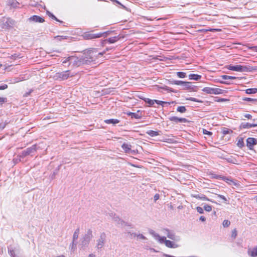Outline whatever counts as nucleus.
<instances>
[{
  "label": "nucleus",
  "mask_w": 257,
  "mask_h": 257,
  "mask_svg": "<svg viewBox=\"0 0 257 257\" xmlns=\"http://www.w3.org/2000/svg\"><path fill=\"white\" fill-rule=\"evenodd\" d=\"M92 238V230L91 229H88L86 233L81 239L80 248L85 249L88 247L89 242Z\"/></svg>",
  "instance_id": "nucleus-1"
},
{
  "label": "nucleus",
  "mask_w": 257,
  "mask_h": 257,
  "mask_svg": "<svg viewBox=\"0 0 257 257\" xmlns=\"http://www.w3.org/2000/svg\"><path fill=\"white\" fill-rule=\"evenodd\" d=\"M74 75V74L71 73L70 70H66L56 73L53 76V78L55 80L63 81L67 80L69 78L72 77Z\"/></svg>",
  "instance_id": "nucleus-2"
},
{
  "label": "nucleus",
  "mask_w": 257,
  "mask_h": 257,
  "mask_svg": "<svg viewBox=\"0 0 257 257\" xmlns=\"http://www.w3.org/2000/svg\"><path fill=\"white\" fill-rule=\"evenodd\" d=\"M37 145L36 144L30 147L27 148L26 149L23 151L18 155V157L20 158V161L21 160V159H23L27 156H33L35 153L37 151Z\"/></svg>",
  "instance_id": "nucleus-3"
},
{
  "label": "nucleus",
  "mask_w": 257,
  "mask_h": 257,
  "mask_svg": "<svg viewBox=\"0 0 257 257\" xmlns=\"http://www.w3.org/2000/svg\"><path fill=\"white\" fill-rule=\"evenodd\" d=\"M106 241V234L103 232L100 233L99 238L96 240L95 247L98 251H101Z\"/></svg>",
  "instance_id": "nucleus-4"
},
{
  "label": "nucleus",
  "mask_w": 257,
  "mask_h": 257,
  "mask_svg": "<svg viewBox=\"0 0 257 257\" xmlns=\"http://www.w3.org/2000/svg\"><path fill=\"white\" fill-rule=\"evenodd\" d=\"M227 68L231 71H234L240 72H248L251 71L249 67L240 65H229L227 66Z\"/></svg>",
  "instance_id": "nucleus-5"
},
{
  "label": "nucleus",
  "mask_w": 257,
  "mask_h": 257,
  "mask_svg": "<svg viewBox=\"0 0 257 257\" xmlns=\"http://www.w3.org/2000/svg\"><path fill=\"white\" fill-rule=\"evenodd\" d=\"M203 92L209 94H219L223 93L224 90L218 88L206 87L202 90Z\"/></svg>",
  "instance_id": "nucleus-6"
},
{
  "label": "nucleus",
  "mask_w": 257,
  "mask_h": 257,
  "mask_svg": "<svg viewBox=\"0 0 257 257\" xmlns=\"http://www.w3.org/2000/svg\"><path fill=\"white\" fill-rule=\"evenodd\" d=\"M16 22L10 18H4L3 20V28L4 29H10L13 27Z\"/></svg>",
  "instance_id": "nucleus-7"
},
{
  "label": "nucleus",
  "mask_w": 257,
  "mask_h": 257,
  "mask_svg": "<svg viewBox=\"0 0 257 257\" xmlns=\"http://www.w3.org/2000/svg\"><path fill=\"white\" fill-rule=\"evenodd\" d=\"M149 233L152 235L160 243H165L166 241V237L165 236H160L159 234L155 232V231L150 229L149 230Z\"/></svg>",
  "instance_id": "nucleus-8"
},
{
  "label": "nucleus",
  "mask_w": 257,
  "mask_h": 257,
  "mask_svg": "<svg viewBox=\"0 0 257 257\" xmlns=\"http://www.w3.org/2000/svg\"><path fill=\"white\" fill-rule=\"evenodd\" d=\"M124 37L123 36H121L120 35H118L117 36L109 38L108 39H105L103 40L101 42L102 45L104 46V45L109 43L112 44L116 42L119 40L123 38Z\"/></svg>",
  "instance_id": "nucleus-9"
},
{
  "label": "nucleus",
  "mask_w": 257,
  "mask_h": 257,
  "mask_svg": "<svg viewBox=\"0 0 257 257\" xmlns=\"http://www.w3.org/2000/svg\"><path fill=\"white\" fill-rule=\"evenodd\" d=\"M95 60L91 56L82 57L79 60V65L81 64L88 65Z\"/></svg>",
  "instance_id": "nucleus-10"
},
{
  "label": "nucleus",
  "mask_w": 257,
  "mask_h": 257,
  "mask_svg": "<svg viewBox=\"0 0 257 257\" xmlns=\"http://www.w3.org/2000/svg\"><path fill=\"white\" fill-rule=\"evenodd\" d=\"M182 86V90H189L190 91H196V86L192 85V83L190 82L184 81Z\"/></svg>",
  "instance_id": "nucleus-11"
},
{
  "label": "nucleus",
  "mask_w": 257,
  "mask_h": 257,
  "mask_svg": "<svg viewBox=\"0 0 257 257\" xmlns=\"http://www.w3.org/2000/svg\"><path fill=\"white\" fill-rule=\"evenodd\" d=\"M165 231H168V233L167 234V237L173 240H175L176 241H179L181 239L180 237L179 236H177L175 233H174V231L170 230L168 228H165Z\"/></svg>",
  "instance_id": "nucleus-12"
},
{
  "label": "nucleus",
  "mask_w": 257,
  "mask_h": 257,
  "mask_svg": "<svg viewBox=\"0 0 257 257\" xmlns=\"http://www.w3.org/2000/svg\"><path fill=\"white\" fill-rule=\"evenodd\" d=\"M82 36L85 40H91L100 38V35L98 36V33L92 34L90 32H85L82 35Z\"/></svg>",
  "instance_id": "nucleus-13"
},
{
  "label": "nucleus",
  "mask_w": 257,
  "mask_h": 257,
  "mask_svg": "<svg viewBox=\"0 0 257 257\" xmlns=\"http://www.w3.org/2000/svg\"><path fill=\"white\" fill-rule=\"evenodd\" d=\"M192 197L196 199L201 200L203 201H210L212 203H215V202L208 198H207L205 195L202 194H194L191 195Z\"/></svg>",
  "instance_id": "nucleus-14"
},
{
  "label": "nucleus",
  "mask_w": 257,
  "mask_h": 257,
  "mask_svg": "<svg viewBox=\"0 0 257 257\" xmlns=\"http://www.w3.org/2000/svg\"><path fill=\"white\" fill-rule=\"evenodd\" d=\"M28 21L30 22H35V23H43L45 20L44 19L40 16H37V15H33L31 17H30L28 19Z\"/></svg>",
  "instance_id": "nucleus-15"
},
{
  "label": "nucleus",
  "mask_w": 257,
  "mask_h": 257,
  "mask_svg": "<svg viewBox=\"0 0 257 257\" xmlns=\"http://www.w3.org/2000/svg\"><path fill=\"white\" fill-rule=\"evenodd\" d=\"M257 144V140L253 138H248L246 140V146L249 150H252L253 146Z\"/></svg>",
  "instance_id": "nucleus-16"
},
{
  "label": "nucleus",
  "mask_w": 257,
  "mask_h": 257,
  "mask_svg": "<svg viewBox=\"0 0 257 257\" xmlns=\"http://www.w3.org/2000/svg\"><path fill=\"white\" fill-rule=\"evenodd\" d=\"M121 148L126 153H131L132 154H135V151L132 150V146L130 144L123 143L121 146Z\"/></svg>",
  "instance_id": "nucleus-17"
},
{
  "label": "nucleus",
  "mask_w": 257,
  "mask_h": 257,
  "mask_svg": "<svg viewBox=\"0 0 257 257\" xmlns=\"http://www.w3.org/2000/svg\"><path fill=\"white\" fill-rule=\"evenodd\" d=\"M257 126V123H250L248 122H242L239 125V129L241 130L242 128L246 129L250 128L252 127Z\"/></svg>",
  "instance_id": "nucleus-18"
},
{
  "label": "nucleus",
  "mask_w": 257,
  "mask_h": 257,
  "mask_svg": "<svg viewBox=\"0 0 257 257\" xmlns=\"http://www.w3.org/2000/svg\"><path fill=\"white\" fill-rule=\"evenodd\" d=\"M165 244V245L169 248H177L179 246V245L178 244H175L173 241L169 240H166Z\"/></svg>",
  "instance_id": "nucleus-19"
},
{
  "label": "nucleus",
  "mask_w": 257,
  "mask_h": 257,
  "mask_svg": "<svg viewBox=\"0 0 257 257\" xmlns=\"http://www.w3.org/2000/svg\"><path fill=\"white\" fill-rule=\"evenodd\" d=\"M8 4L13 8H19L20 6V3L16 0H9L8 2Z\"/></svg>",
  "instance_id": "nucleus-20"
},
{
  "label": "nucleus",
  "mask_w": 257,
  "mask_h": 257,
  "mask_svg": "<svg viewBox=\"0 0 257 257\" xmlns=\"http://www.w3.org/2000/svg\"><path fill=\"white\" fill-rule=\"evenodd\" d=\"M248 254L251 257L257 256V247H254L252 249H249L248 250Z\"/></svg>",
  "instance_id": "nucleus-21"
},
{
  "label": "nucleus",
  "mask_w": 257,
  "mask_h": 257,
  "mask_svg": "<svg viewBox=\"0 0 257 257\" xmlns=\"http://www.w3.org/2000/svg\"><path fill=\"white\" fill-rule=\"evenodd\" d=\"M161 131H155L153 130H149L146 132V134L152 137H154L160 135Z\"/></svg>",
  "instance_id": "nucleus-22"
},
{
  "label": "nucleus",
  "mask_w": 257,
  "mask_h": 257,
  "mask_svg": "<svg viewBox=\"0 0 257 257\" xmlns=\"http://www.w3.org/2000/svg\"><path fill=\"white\" fill-rule=\"evenodd\" d=\"M141 98L142 100H143L146 103H147L148 104V106H149V107L152 106L155 103L154 99L152 100L149 98H145V97H143V98Z\"/></svg>",
  "instance_id": "nucleus-23"
},
{
  "label": "nucleus",
  "mask_w": 257,
  "mask_h": 257,
  "mask_svg": "<svg viewBox=\"0 0 257 257\" xmlns=\"http://www.w3.org/2000/svg\"><path fill=\"white\" fill-rule=\"evenodd\" d=\"M104 122L107 124L112 123L113 124H115L118 123L119 122V120L117 119L111 118L105 120Z\"/></svg>",
  "instance_id": "nucleus-24"
},
{
  "label": "nucleus",
  "mask_w": 257,
  "mask_h": 257,
  "mask_svg": "<svg viewBox=\"0 0 257 257\" xmlns=\"http://www.w3.org/2000/svg\"><path fill=\"white\" fill-rule=\"evenodd\" d=\"M201 78V76L196 74H190L189 78L191 80H198Z\"/></svg>",
  "instance_id": "nucleus-25"
},
{
  "label": "nucleus",
  "mask_w": 257,
  "mask_h": 257,
  "mask_svg": "<svg viewBox=\"0 0 257 257\" xmlns=\"http://www.w3.org/2000/svg\"><path fill=\"white\" fill-rule=\"evenodd\" d=\"M127 115L130 116L132 118L140 119L141 118V115L137 113L130 112L127 113Z\"/></svg>",
  "instance_id": "nucleus-26"
},
{
  "label": "nucleus",
  "mask_w": 257,
  "mask_h": 257,
  "mask_svg": "<svg viewBox=\"0 0 257 257\" xmlns=\"http://www.w3.org/2000/svg\"><path fill=\"white\" fill-rule=\"evenodd\" d=\"M245 93L248 94H255L257 93V88H248L245 90Z\"/></svg>",
  "instance_id": "nucleus-27"
},
{
  "label": "nucleus",
  "mask_w": 257,
  "mask_h": 257,
  "mask_svg": "<svg viewBox=\"0 0 257 257\" xmlns=\"http://www.w3.org/2000/svg\"><path fill=\"white\" fill-rule=\"evenodd\" d=\"M236 145L239 148H243L244 146L243 139L242 138H240L237 141Z\"/></svg>",
  "instance_id": "nucleus-28"
},
{
  "label": "nucleus",
  "mask_w": 257,
  "mask_h": 257,
  "mask_svg": "<svg viewBox=\"0 0 257 257\" xmlns=\"http://www.w3.org/2000/svg\"><path fill=\"white\" fill-rule=\"evenodd\" d=\"M113 219L114 221L116 222L118 224H120L122 225H123V224L124 225H127V223L125 222L122 220L120 219L118 217H114Z\"/></svg>",
  "instance_id": "nucleus-29"
},
{
  "label": "nucleus",
  "mask_w": 257,
  "mask_h": 257,
  "mask_svg": "<svg viewBox=\"0 0 257 257\" xmlns=\"http://www.w3.org/2000/svg\"><path fill=\"white\" fill-rule=\"evenodd\" d=\"M112 32L113 31H107L106 32H104L103 33H98V36L100 35V38L102 37H106L107 36L110 35Z\"/></svg>",
  "instance_id": "nucleus-30"
},
{
  "label": "nucleus",
  "mask_w": 257,
  "mask_h": 257,
  "mask_svg": "<svg viewBox=\"0 0 257 257\" xmlns=\"http://www.w3.org/2000/svg\"><path fill=\"white\" fill-rule=\"evenodd\" d=\"M183 82L181 80H169V84L182 86Z\"/></svg>",
  "instance_id": "nucleus-31"
},
{
  "label": "nucleus",
  "mask_w": 257,
  "mask_h": 257,
  "mask_svg": "<svg viewBox=\"0 0 257 257\" xmlns=\"http://www.w3.org/2000/svg\"><path fill=\"white\" fill-rule=\"evenodd\" d=\"M221 132L224 135H226L227 134L232 133L233 131L231 130H230L228 128L223 127L222 128Z\"/></svg>",
  "instance_id": "nucleus-32"
},
{
  "label": "nucleus",
  "mask_w": 257,
  "mask_h": 257,
  "mask_svg": "<svg viewBox=\"0 0 257 257\" xmlns=\"http://www.w3.org/2000/svg\"><path fill=\"white\" fill-rule=\"evenodd\" d=\"M220 77L224 79V80H228V79H237V78L235 77V76H229V75H221L220 76Z\"/></svg>",
  "instance_id": "nucleus-33"
},
{
  "label": "nucleus",
  "mask_w": 257,
  "mask_h": 257,
  "mask_svg": "<svg viewBox=\"0 0 257 257\" xmlns=\"http://www.w3.org/2000/svg\"><path fill=\"white\" fill-rule=\"evenodd\" d=\"M8 253L11 257H19L15 253V251L13 249H10L8 248Z\"/></svg>",
  "instance_id": "nucleus-34"
},
{
  "label": "nucleus",
  "mask_w": 257,
  "mask_h": 257,
  "mask_svg": "<svg viewBox=\"0 0 257 257\" xmlns=\"http://www.w3.org/2000/svg\"><path fill=\"white\" fill-rule=\"evenodd\" d=\"M186 110L187 109L184 106H179L177 108V111L180 113H184Z\"/></svg>",
  "instance_id": "nucleus-35"
},
{
  "label": "nucleus",
  "mask_w": 257,
  "mask_h": 257,
  "mask_svg": "<svg viewBox=\"0 0 257 257\" xmlns=\"http://www.w3.org/2000/svg\"><path fill=\"white\" fill-rule=\"evenodd\" d=\"M155 103H156L157 104L161 105L163 106H164L165 104H170L171 102H167V101H163L161 100H158L156 99H154Z\"/></svg>",
  "instance_id": "nucleus-36"
},
{
  "label": "nucleus",
  "mask_w": 257,
  "mask_h": 257,
  "mask_svg": "<svg viewBox=\"0 0 257 257\" xmlns=\"http://www.w3.org/2000/svg\"><path fill=\"white\" fill-rule=\"evenodd\" d=\"M176 75L180 78H184L186 77V73L183 72H177Z\"/></svg>",
  "instance_id": "nucleus-37"
},
{
  "label": "nucleus",
  "mask_w": 257,
  "mask_h": 257,
  "mask_svg": "<svg viewBox=\"0 0 257 257\" xmlns=\"http://www.w3.org/2000/svg\"><path fill=\"white\" fill-rule=\"evenodd\" d=\"M77 241H72V242L70 245V247L72 251H74L76 249Z\"/></svg>",
  "instance_id": "nucleus-38"
},
{
  "label": "nucleus",
  "mask_w": 257,
  "mask_h": 257,
  "mask_svg": "<svg viewBox=\"0 0 257 257\" xmlns=\"http://www.w3.org/2000/svg\"><path fill=\"white\" fill-rule=\"evenodd\" d=\"M242 100L243 101H247V102H252L257 101V99L251 98H249V97H244L242 98Z\"/></svg>",
  "instance_id": "nucleus-39"
},
{
  "label": "nucleus",
  "mask_w": 257,
  "mask_h": 257,
  "mask_svg": "<svg viewBox=\"0 0 257 257\" xmlns=\"http://www.w3.org/2000/svg\"><path fill=\"white\" fill-rule=\"evenodd\" d=\"M203 208L207 212H210L212 210V206L208 204H205Z\"/></svg>",
  "instance_id": "nucleus-40"
},
{
  "label": "nucleus",
  "mask_w": 257,
  "mask_h": 257,
  "mask_svg": "<svg viewBox=\"0 0 257 257\" xmlns=\"http://www.w3.org/2000/svg\"><path fill=\"white\" fill-rule=\"evenodd\" d=\"M230 225V221L228 220H224L222 222V225L224 227H227Z\"/></svg>",
  "instance_id": "nucleus-41"
},
{
  "label": "nucleus",
  "mask_w": 257,
  "mask_h": 257,
  "mask_svg": "<svg viewBox=\"0 0 257 257\" xmlns=\"http://www.w3.org/2000/svg\"><path fill=\"white\" fill-rule=\"evenodd\" d=\"M213 178H215V179H221L222 180H224V181H225V180H229V179L225 177H222L221 175H214V176H213Z\"/></svg>",
  "instance_id": "nucleus-42"
},
{
  "label": "nucleus",
  "mask_w": 257,
  "mask_h": 257,
  "mask_svg": "<svg viewBox=\"0 0 257 257\" xmlns=\"http://www.w3.org/2000/svg\"><path fill=\"white\" fill-rule=\"evenodd\" d=\"M188 122V119L185 118L178 117V123H186Z\"/></svg>",
  "instance_id": "nucleus-43"
},
{
  "label": "nucleus",
  "mask_w": 257,
  "mask_h": 257,
  "mask_svg": "<svg viewBox=\"0 0 257 257\" xmlns=\"http://www.w3.org/2000/svg\"><path fill=\"white\" fill-rule=\"evenodd\" d=\"M113 49V48L112 47H110V48H106L105 50H104V51H103L102 52H99L98 53V56H102L104 54H105L106 52L107 51H109L110 50H112Z\"/></svg>",
  "instance_id": "nucleus-44"
},
{
  "label": "nucleus",
  "mask_w": 257,
  "mask_h": 257,
  "mask_svg": "<svg viewBox=\"0 0 257 257\" xmlns=\"http://www.w3.org/2000/svg\"><path fill=\"white\" fill-rule=\"evenodd\" d=\"M169 119L171 121L174 122L176 123H178V117L177 116H171L169 118Z\"/></svg>",
  "instance_id": "nucleus-45"
},
{
  "label": "nucleus",
  "mask_w": 257,
  "mask_h": 257,
  "mask_svg": "<svg viewBox=\"0 0 257 257\" xmlns=\"http://www.w3.org/2000/svg\"><path fill=\"white\" fill-rule=\"evenodd\" d=\"M187 100H189L192 101L194 102H202V101L201 100H199L196 98L194 97H189L186 99Z\"/></svg>",
  "instance_id": "nucleus-46"
},
{
  "label": "nucleus",
  "mask_w": 257,
  "mask_h": 257,
  "mask_svg": "<svg viewBox=\"0 0 257 257\" xmlns=\"http://www.w3.org/2000/svg\"><path fill=\"white\" fill-rule=\"evenodd\" d=\"M237 230L235 228L232 231V233H231V237L233 238V239H235L236 236H237Z\"/></svg>",
  "instance_id": "nucleus-47"
},
{
  "label": "nucleus",
  "mask_w": 257,
  "mask_h": 257,
  "mask_svg": "<svg viewBox=\"0 0 257 257\" xmlns=\"http://www.w3.org/2000/svg\"><path fill=\"white\" fill-rule=\"evenodd\" d=\"M110 1H111L112 3H116L118 5H119L123 9H126V7L123 5L122 4H121L119 1H118L117 0H110Z\"/></svg>",
  "instance_id": "nucleus-48"
},
{
  "label": "nucleus",
  "mask_w": 257,
  "mask_h": 257,
  "mask_svg": "<svg viewBox=\"0 0 257 257\" xmlns=\"http://www.w3.org/2000/svg\"><path fill=\"white\" fill-rule=\"evenodd\" d=\"M24 80H25V79L23 77H17L14 79V82L17 83V82H19L22 81Z\"/></svg>",
  "instance_id": "nucleus-49"
},
{
  "label": "nucleus",
  "mask_w": 257,
  "mask_h": 257,
  "mask_svg": "<svg viewBox=\"0 0 257 257\" xmlns=\"http://www.w3.org/2000/svg\"><path fill=\"white\" fill-rule=\"evenodd\" d=\"M7 99L6 97H0V105L2 106L4 103L6 102Z\"/></svg>",
  "instance_id": "nucleus-50"
},
{
  "label": "nucleus",
  "mask_w": 257,
  "mask_h": 257,
  "mask_svg": "<svg viewBox=\"0 0 257 257\" xmlns=\"http://www.w3.org/2000/svg\"><path fill=\"white\" fill-rule=\"evenodd\" d=\"M196 210L197 212H199L200 214H202L204 213V210L203 208H202L201 207L197 206L196 207Z\"/></svg>",
  "instance_id": "nucleus-51"
},
{
  "label": "nucleus",
  "mask_w": 257,
  "mask_h": 257,
  "mask_svg": "<svg viewBox=\"0 0 257 257\" xmlns=\"http://www.w3.org/2000/svg\"><path fill=\"white\" fill-rule=\"evenodd\" d=\"M217 196L218 197L222 199L224 201V202L227 203V202L228 201V200L225 196H224L223 195H220V194H218Z\"/></svg>",
  "instance_id": "nucleus-52"
},
{
  "label": "nucleus",
  "mask_w": 257,
  "mask_h": 257,
  "mask_svg": "<svg viewBox=\"0 0 257 257\" xmlns=\"http://www.w3.org/2000/svg\"><path fill=\"white\" fill-rule=\"evenodd\" d=\"M73 58H74L73 56L68 57L62 61V63H66L67 62H69V61H70V60L72 59Z\"/></svg>",
  "instance_id": "nucleus-53"
},
{
  "label": "nucleus",
  "mask_w": 257,
  "mask_h": 257,
  "mask_svg": "<svg viewBox=\"0 0 257 257\" xmlns=\"http://www.w3.org/2000/svg\"><path fill=\"white\" fill-rule=\"evenodd\" d=\"M203 133L204 135H207L208 136H211L212 135V133L209 131H208L206 130H203Z\"/></svg>",
  "instance_id": "nucleus-54"
},
{
  "label": "nucleus",
  "mask_w": 257,
  "mask_h": 257,
  "mask_svg": "<svg viewBox=\"0 0 257 257\" xmlns=\"http://www.w3.org/2000/svg\"><path fill=\"white\" fill-rule=\"evenodd\" d=\"M78 234H76L75 233H73V240L72 241H76L78 238Z\"/></svg>",
  "instance_id": "nucleus-55"
},
{
  "label": "nucleus",
  "mask_w": 257,
  "mask_h": 257,
  "mask_svg": "<svg viewBox=\"0 0 257 257\" xmlns=\"http://www.w3.org/2000/svg\"><path fill=\"white\" fill-rule=\"evenodd\" d=\"M18 58H20L19 55L17 54H14L11 56V58L13 59H16Z\"/></svg>",
  "instance_id": "nucleus-56"
},
{
  "label": "nucleus",
  "mask_w": 257,
  "mask_h": 257,
  "mask_svg": "<svg viewBox=\"0 0 257 257\" xmlns=\"http://www.w3.org/2000/svg\"><path fill=\"white\" fill-rule=\"evenodd\" d=\"M46 14L47 15H48L51 18H52V19L55 18V16L52 14L51 13V12H50L49 11H46Z\"/></svg>",
  "instance_id": "nucleus-57"
},
{
  "label": "nucleus",
  "mask_w": 257,
  "mask_h": 257,
  "mask_svg": "<svg viewBox=\"0 0 257 257\" xmlns=\"http://www.w3.org/2000/svg\"><path fill=\"white\" fill-rule=\"evenodd\" d=\"M249 49L253 51L254 52H257V46H253L249 47Z\"/></svg>",
  "instance_id": "nucleus-58"
},
{
  "label": "nucleus",
  "mask_w": 257,
  "mask_h": 257,
  "mask_svg": "<svg viewBox=\"0 0 257 257\" xmlns=\"http://www.w3.org/2000/svg\"><path fill=\"white\" fill-rule=\"evenodd\" d=\"M243 116L248 119H252V115L250 114H243Z\"/></svg>",
  "instance_id": "nucleus-59"
},
{
  "label": "nucleus",
  "mask_w": 257,
  "mask_h": 257,
  "mask_svg": "<svg viewBox=\"0 0 257 257\" xmlns=\"http://www.w3.org/2000/svg\"><path fill=\"white\" fill-rule=\"evenodd\" d=\"M33 91V89H30L28 92H26L24 94V97L28 96Z\"/></svg>",
  "instance_id": "nucleus-60"
},
{
  "label": "nucleus",
  "mask_w": 257,
  "mask_h": 257,
  "mask_svg": "<svg viewBox=\"0 0 257 257\" xmlns=\"http://www.w3.org/2000/svg\"><path fill=\"white\" fill-rule=\"evenodd\" d=\"M7 122L0 123V130H3L5 127Z\"/></svg>",
  "instance_id": "nucleus-61"
},
{
  "label": "nucleus",
  "mask_w": 257,
  "mask_h": 257,
  "mask_svg": "<svg viewBox=\"0 0 257 257\" xmlns=\"http://www.w3.org/2000/svg\"><path fill=\"white\" fill-rule=\"evenodd\" d=\"M138 237L142 239H146V237L142 234H139L137 235Z\"/></svg>",
  "instance_id": "nucleus-62"
},
{
  "label": "nucleus",
  "mask_w": 257,
  "mask_h": 257,
  "mask_svg": "<svg viewBox=\"0 0 257 257\" xmlns=\"http://www.w3.org/2000/svg\"><path fill=\"white\" fill-rule=\"evenodd\" d=\"M159 197H160L159 194H156L154 195V201H156L157 200H158L159 199Z\"/></svg>",
  "instance_id": "nucleus-63"
},
{
  "label": "nucleus",
  "mask_w": 257,
  "mask_h": 257,
  "mask_svg": "<svg viewBox=\"0 0 257 257\" xmlns=\"http://www.w3.org/2000/svg\"><path fill=\"white\" fill-rule=\"evenodd\" d=\"M8 88V85L7 84H4L2 86H0V90H4Z\"/></svg>",
  "instance_id": "nucleus-64"
}]
</instances>
